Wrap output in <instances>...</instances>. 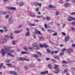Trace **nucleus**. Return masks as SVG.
Instances as JSON below:
<instances>
[{
	"label": "nucleus",
	"instance_id": "f257e3e1",
	"mask_svg": "<svg viewBox=\"0 0 75 75\" xmlns=\"http://www.w3.org/2000/svg\"><path fill=\"white\" fill-rule=\"evenodd\" d=\"M69 55H71V52H73L74 50H73L71 48H69L67 49Z\"/></svg>",
	"mask_w": 75,
	"mask_h": 75
},
{
	"label": "nucleus",
	"instance_id": "f03ea898",
	"mask_svg": "<svg viewBox=\"0 0 75 75\" xmlns=\"http://www.w3.org/2000/svg\"><path fill=\"white\" fill-rule=\"evenodd\" d=\"M7 13H9V15H10V14H11V13L9 11H7L5 12H0V14L1 15H2V14H4V15H6V14H7Z\"/></svg>",
	"mask_w": 75,
	"mask_h": 75
},
{
	"label": "nucleus",
	"instance_id": "7ed1b4c3",
	"mask_svg": "<svg viewBox=\"0 0 75 75\" xmlns=\"http://www.w3.org/2000/svg\"><path fill=\"white\" fill-rule=\"evenodd\" d=\"M1 53L2 55V56H4L6 55V53H5V51L4 50L2 49L1 51Z\"/></svg>",
	"mask_w": 75,
	"mask_h": 75
},
{
	"label": "nucleus",
	"instance_id": "20e7f679",
	"mask_svg": "<svg viewBox=\"0 0 75 75\" xmlns=\"http://www.w3.org/2000/svg\"><path fill=\"white\" fill-rule=\"evenodd\" d=\"M4 48L6 51L8 52L9 51V50H10V48H11V47H8L7 46H5L4 47Z\"/></svg>",
	"mask_w": 75,
	"mask_h": 75
},
{
	"label": "nucleus",
	"instance_id": "39448f33",
	"mask_svg": "<svg viewBox=\"0 0 75 75\" xmlns=\"http://www.w3.org/2000/svg\"><path fill=\"white\" fill-rule=\"evenodd\" d=\"M26 29L27 30L28 32L26 33V37H28L30 33V31H29V29H28V28H26Z\"/></svg>",
	"mask_w": 75,
	"mask_h": 75
},
{
	"label": "nucleus",
	"instance_id": "423d86ee",
	"mask_svg": "<svg viewBox=\"0 0 75 75\" xmlns=\"http://www.w3.org/2000/svg\"><path fill=\"white\" fill-rule=\"evenodd\" d=\"M69 38H70V37H69V36L67 35V37H66L65 38V42H67V41H68V40H69Z\"/></svg>",
	"mask_w": 75,
	"mask_h": 75
},
{
	"label": "nucleus",
	"instance_id": "0eeeda50",
	"mask_svg": "<svg viewBox=\"0 0 75 75\" xmlns=\"http://www.w3.org/2000/svg\"><path fill=\"white\" fill-rule=\"evenodd\" d=\"M13 20L11 19V17H10L8 19V23L9 24H11V23H13Z\"/></svg>",
	"mask_w": 75,
	"mask_h": 75
},
{
	"label": "nucleus",
	"instance_id": "6e6552de",
	"mask_svg": "<svg viewBox=\"0 0 75 75\" xmlns=\"http://www.w3.org/2000/svg\"><path fill=\"white\" fill-rule=\"evenodd\" d=\"M16 59L18 61H23V58L17 57Z\"/></svg>",
	"mask_w": 75,
	"mask_h": 75
},
{
	"label": "nucleus",
	"instance_id": "1a4fd4ad",
	"mask_svg": "<svg viewBox=\"0 0 75 75\" xmlns=\"http://www.w3.org/2000/svg\"><path fill=\"white\" fill-rule=\"evenodd\" d=\"M72 20H74V18H72L69 17L67 18V20L69 21H71Z\"/></svg>",
	"mask_w": 75,
	"mask_h": 75
},
{
	"label": "nucleus",
	"instance_id": "9d476101",
	"mask_svg": "<svg viewBox=\"0 0 75 75\" xmlns=\"http://www.w3.org/2000/svg\"><path fill=\"white\" fill-rule=\"evenodd\" d=\"M59 71H60L59 69H56V70L54 71V72L55 74H58V73H59Z\"/></svg>",
	"mask_w": 75,
	"mask_h": 75
},
{
	"label": "nucleus",
	"instance_id": "9b49d317",
	"mask_svg": "<svg viewBox=\"0 0 75 75\" xmlns=\"http://www.w3.org/2000/svg\"><path fill=\"white\" fill-rule=\"evenodd\" d=\"M33 47H36L37 48V49H36V50H38V44L37 43H35L34 45H33Z\"/></svg>",
	"mask_w": 75,
	"mask_h": 75
},
{
	"label": "nucleus",
	"instance_id": "f8f14e48",
	"mask_svg": "<svg viewBox=\"0 0 75 75\" xmlns=\"http://www.w3.org/2000/svg\"><path fill=\"white\" fill-rule=\"evenodd\" d=\"M48 71H45L43 72H41V74H48Z\"/></svg>",
	"mask_w": 75,
	"mask_h": 75
},
{
	"label": "nucleus",
	"instance_id": "ddd939ff",
	"mask_svg": "<svg viewBox=\"0 0 75 75\" xmlns=\"http://www.w3.org/2000/svg\"><path fill=\"white\" fill-rule=\"evenodd\" d=\"M45 28H50V26L49 25H47L46 24H45Z\"/></svg>",
	"mask_w": 75,
	"mask_h": 75
},
{
	"label": "nucleus",
	"instance_id": "4468645a",
	"mask_svg": "<svg viewBox=\"0 0 75 75\" xmlns=\"http://www.w3.org/2000/svg\"><path fill=\"white\" fill-rule=\"evenodd\" d=\"M46 21H50V17H49V16H47L46 17Z\"/></svg>",
	"mask_w": 75,
	"mask_h": 75
},
{
	"label": "nucleus",
	"instance_id": "2eb2a0df",
	"mask_svg": "<svg viewBox=\"0 0 75 75\" xmlns=\"http://www.w3.org/2000/svg\"><path fill=\"white\" fill-rule=\"evenodd\" d=\"M28 25L29 26H35L36 25L35 24L32 23H29L28 24Z\"/></svg>",
	"mask_w": 75,
	"mask_h": 75
},
{
	"label": "nucleus",
	"instance_id": "dca6fc26",
	"mask_svg": "<svg viewBox=\"0 0 75 75\" xmlns=\"http://www.w3.org/2000/svg\"><path fill=\"white\" fill-rule=\"evenodd\" d=\"M19 6H23V5H24V3L22 2H20L19 4Z\"/></svg>",
	"mask_w": 75,
	"mask_h": 75
},
{
	"label": "nucleus",
	"instance_id": "f3484780",
	"mask_svg": "<svg viewBox=\"0 0 75 75\" xmlns=\"http://www.w3.org/2000/svg\"><path fill=\"white\" fill-rule=\"evenodd\" d=\"M33 37L34 38V39H36V36H35V33L34 32H33Z\"/></svg>",
	"mask_w": 75,
	"mask_h": 75
},
{
	"label": "nucleus",
	"instance_id": "a211bd4d",
	"mask_svg": "<svg viewBox=\"0 0 75 75\" xmlns=\"http://www.w3.org/2000/svg\"><path fill=\"white\" fill-rule=\"evenodd\" d=\"M54 69H59V68H58V66L57 65H55L54 67Z\"/></svg>",
	"mask_w": 75,
	"mask_h": 75
},
{
	"label": "nucleus",
	"instance_id": "6ab92c4d",
	"mask_svg": "<svg viewBox=\"0 0 75 75\" xmlns=\"http://www.w3.org/2000/svg\"><path fill=\"white\" fill-rule=\"evenodd\" d=\"M23 61H30V59H25L24 58H23Z\"/></svg>",
	"mask_w": 75,
	"mask_h": 75
},
{
	"label": "nucleus",
	"instance_id": "aec40b11",
	"mask_svg": "<svg viewBox=\"0 0 75 75\" xmlns=\"http://www.w3.org/2000/svg\"><path fill=\"white\" fill-rule=\"evenodd\" d=\"M21 31V30H20V31H17V30H15L14 31V33H20V32Z\"/></svg>",
	"mask_w": 75,
	"mask_h": 75
},
{
	"label": "nucleus",
	"instance_id": "412c9836",
	"mask_svg": "<svg viewBox=\"0 0 75 75\" xmlns=\"http://www.w3.org/2000/svg\"><path fill=\"white\" fill-rule=\"evenodd\" d=\"M39 41H43L44 38L42 37H40L39 38Z\"/></svg>",
	"mask_w": 75,
	"mask_h": 75
},
{
	"label": "nucleus",
	"instance_id": "4be33fe9",
	"mask_svg": "<svg viewBox=\"0 0 75 75\" xmlns=\"http://www.w3.org/2000/svg\"><path fill=\"white\" fill-rule=\"evenodd\" d=\"M43 47H44L45 48H47V47H48L47 45L45 44H43Z\"/></svg>",
	"mask_w": 75,
	"mask_h": 75
},
{
	"label": "nucleus",
	"instance_id": "5701e85b",
	"mask_svg": "<svg viewBox=\"0 0 75 75\" xmlns=\"http://www.w3.org/2000/svg\"><path fill=\"white\" fill-rule=\"evenodd\" d=\"M48 68H49V69H51L52 66L51 64H49L48 65Z\"/></svg>",
	"mask_w": 75,
	"mask_h": 75
},
{
	"label": "nucleus",
	"instance_id": "b1692460",
	"mask_svg": "<svg viewBox=\"0 0 75 75\" xmlns=\"http://www.w3.org/2000/svg\"><path fill=\"white\" fill-rule=\"evenodd\" d=\"M47 31H48V32H53V33H54V32L55 31L54 30H51L48 29V30H47Z\"/></svg>",
	"mask_w": 75,
	"mask_h": 75
},
{
	"label": "nucleus",
	"instance_id": "393cba45",
	"mask_svg": "<svg viewBox=\"0 0 75 75\" xmlns=\"http://www.w3.org/2000/svg\"><path fill=\"white\" fill-rule=\"evenodd\" d=\"M9 72L11 74H14V75H15V74H16V72H15L12 71H9Z\"/></svg>",
	"mask_w": 75,
	"mask_h": 75
},
{
	"label": "nucleus",
	"instance_id": "a878e982",
	"mask_svg": "<svg viewBox=\"0 0 75 75\" xmlns=\"http://www.w3.org/2000/svg\"><path fill=\"white\" fill-rule=\"evenodd\" d=\"M11 36H10V38H11V39H13L14 38V37H13L12 36H13V34L12 33H10Z\"/></svg>",
	"mask_w": 75,
	"mask_h": 75
},
{
	"label": "nucleus",
	"instance_id": "bb28decb",
	"mask_svg": "<svg viewBox=\"0 0 75 75\" xmlns=\"http://www.w3.org/2000/svg\"><path fill=\"white\" fill-rule=\"evenodd\" d=\"M48 6L49 8H51L54 7V6H52L51 5H49Z\"/></svg>",
	"mask_w": 75,
	"mask_h": 75
},
{
	"label": "nucleus",
	"instance_id": "cd10ccee",
	"mask_svg": "<svg viewBox=\"0 0 75 75\" xmlns=\"http://www.w3.org/2000/svg\"><path fill=\"white\" fill-rule=\"evenodd\" d=\"M30 16L31 17H35V15L33 13H31L30 14Z\"/></svg>",
	"mask_w": 75,
	"mask_h": 75
},
{
	"label": "nucleus",
	"instance_id": "c85d7f7f",
	"mask_svg": "<svg viewBox=\"0 0 75 75\" xmlns=\"http://www.w3.org/2000/svg\"><path fill=\"white\" fill-rule=\"evenodd\" d=\"M37 17H38V18H41L43 17V16L42 15H40V16H37Z\"/></svg>",
	"mask_w": 75,
	"mask_h": 75
},
{
	"label": "nucleus",
	"instance_id": "c756f323",
	"mask_svg": "<svg viewBox=\"0 0 75 75\" xmlns=\"http://www.w3.org/2000/svg\"><path fill=\"white\" fill-rule=\"evenodd\" d=\"M37 53L39 55V56H41V53L40 52H37Z\"/></svg>",
	"mask_w": 75,
	"mask_h": 75
},
{
	"label": "nucleus",
	"instance_id": "7c9ffc66",
	"mask_svg": "<svg viewBox=\"0 0 75 75\" xmlns=\"http://www.w3.org/2000/svg\"><path fill=\"white\" fill-rule=\"evenodd\" d=\"M7 54H8V55H9V56H11V57H14L13 55L9 53H7Z\"/></svg>",
	"mask_w": 75,
	"mask_h": 75
},
{
	"label": "nucleus",
	"instance_id": "2f4dec72",
	"mask_svg": "<svg viewBox=\"0 0 75 75\" xmlns=\"http://www.w3.org/2000/svg\"><path fill=\"white\" fill-rule=\"evenodd\" d=\"M55 13L56 16H58V15H59V12L58 11H56Z\"/></svg>",
	"mask_w": 75,
	"mask_h": 75
},
{
	"label": "nucleus",
	"instance_id": "473e14b6",
	"mask_svg": "<svg viewBox=\"0 0 75 75\" xmlns=\"http://www.w3.org/2000/svg\"><path fill=\"white\" fill-rule=\"evenodd\" d=\"M53 36H57L58 35V34H57V33H55L53 34Z\"/></svg>",
	"mask_w": 75,
	"mask_h": 75
},
{
	"label": "nucleus",
	"instance_id": "72a5a7b5",
	"mask_svg": "<svg viewBox=\"0 0 75 75\" xmlns=\"http://www.w3.org/2000/svg\"><path fill=\"white\" fill-rule=\"evenodd\" d=\"M11 10H16V8L14 7H11Z\"/></svg>",
	"mask_w": 75,
	"mask_h": 75
},
{
	"label": "nucleus",
	"instance_id": "f704fd0d",
	"mask_svg": "<svg viewBox=\"0 0 75 75\" xmlns=\"http://www.w3.org/2000/svg\"><path fill=\"white\" fill-rule=\"evenodd\" d=\"M54 58L55 59H56L57 60H59V58L58 57H54Z\"/></svg>",
	"mask_w": 75,
	"mask_h": 75
},
{
	"label": "nucleus",
	"instance_id": "c9c22d12",
	"mask_svg": "<svg viewBox=\"0 0 75 75\" xmlns=\"http://www.w3.org/2000/svg\"><path fill=\"white\" fill-rule=\"evenodd\" d=\"M21 53L22 54H27V52H22Z\"/></svg>",
	"mask_w": 75,
	"mask_h": 75
},
{
	"label": "nucleus",
	"instance_id": "e433bc0d",
	"mask_svg": "<svg viewBox=\"0 0 75 75\" xmlns=\"http://www.w3.org/2000/svg\"><path fill=\"white\" fill-rule=\"evenodd\" d=\"M68 6H69V4L68 3H67L64 6L66 7H68Z\"/></svg>",
	"mask_w": 75,
	"mask_h": 75
},
{
	"label": "nucleus",
	"instance_id": "4c0bfd02",
	"mask_svg": "<svg viewBox=\"0 0 75 75\" xmlns=\"http://www.w3.org/2000/svg\"><path fill=\"white\" fill-rule=\"evenodd\" d=\"M46 51L48 53H50L51 51L50 49H46Z\"/></svg>",
	"mask_w": 75,
	"mask_h": 75
},
{
	"label": "nucleus",
	"instance_id": "58836bf2",
	"mask_svg": "<svg viewBox=\"0 0 75 75\" xmlns=\"http://www.w3.org/2000/svg\"><path fill=\"white\" fill-rule=\"evenodd\" d=\"M63 62L65 64H69V62H67L65 61H63Z\"/></svg>",
	"mask_w": 75,
	"mask_h": 75
},
{
	"label": "nucleus",
	"instance_id": "ea45409f",
	"mask_svg": "<svg viewBox=\"0 0 75 75\" xmlns=\"http://www.w3.org/2000/svg\"><path fill=\"white\" fill-rule=\"evenodd\" d=\"M7 65L9 67H11L12 66L11 64H7Z\"/></svg>",
	"mask_w": 75,
	"mask_h": 75
},
{
	"label": "nucleus",
	"instance_id": "a19ab883",
	"mask_svg": "<svg viewBox=\"0 0 75 75\" xmlns=\"http://www.w3.org/2000/svg\"><path fill=\"white\" fill-rule=\"evenodd\" d=\"M35 31L36 34H37V33H38L39 31L37 29H35Z\"/></svg>",
	"mask_w": 75,
	"mask_h": 75
},
{
	"label": "nucleus",
	"instance_id": "79ce46f5",
	"mask_svg": "<svg viewBox=\"0 0 75 75\" xmlns=\"http://www.w3.org/2000/svg\"><path fill=\"white\" fill-rule=\"evenodd\" d=\"M3 64L1 63L0 65V69L2 68V67H3Z\"/></svg>",
	"mask_w": 75,
	"mask_h": 75
},
{
	"label": "nucleus",
	"instance_id": "37998d69",
	"mask_svg": "<svg viewBox=\"0 0 75 75\" xmlns=\"http://www.w3.org/2000/svg\"><path fill=\"white\" fill-rule=\"evenodd\" d=\"M24 68L25 70H27V69H28V67L27 66H25L24 67Z\"/></svg>",
	"mask_w": 75,
	"mask_h": 75
},
{
	"label": "nucleus",
	"instance_id": "c03bdc74",
	"mask_svg": "<svg viewBox=\"0 0 75 75\" xmlns=\"http://www.w3.org/2000/svg\"><path fill=\"white\" fill-rule=\"evenodd\" d=\"M51 60L52 61H53V62H58L57 61H56V60H54V59H51Z\"/></svg>",
	"mask_w": 75,
	"mask_h": 75
},
{
	"label": "nucleus",
	"instance_id": "a18cd8bd",
	"mask_svg": "<svg viewBox=\"0 0 75 75\" xmlns=\"http://www.w3.org/2000/svg\"><path fill=\"white\" fill-rule=\"evenodd\" d=\"M65 50H66V49H65V48H64L62 49L61 51L62 52H64V51H65Z\"/></svg>",
	"mask_w": 75,
	"mask_h": 75
},
{
	"label": "nucleus",
	"instance_id": "49530a36",
	"mask_svg": "<svg viewBox=\"0 0 75 75\" xmlns=\"http://www.w3.org/2000/svg\"><path fill=\"white\" fill-rule=\"evenodd\" d=\"M62 35H64V36H65L66 35V34H65V33L64 32H62Z\"/></svg>",
	"mask_w": 75,
	"mask_h": 75
},
{
	"label": "nucleus",
	"instance_id": "de8ad7c7",
	"mask_svg": "<svg viewBox=\"0 0 75 75\" xmlns=\"http://www.w3.org/2000/svg\"><path fill=\"white\" fill-rule=\"evenodd\" d=\"M0 43H1V44H3V43H4L3 40H1L0 41Z\"/></svg>",
	"mask_w": 75,
	"mask_h": 75
},
{
	"label": "nucleus",
	"instance_id": "09e8293b",
	"mask_svg": "<svg viewBox=\"0 0 75 75\" xmlns=\"http://www.w3.org/2000/svg\"><path fill=\"white\" fill-rule=\"evenodd\" d=\"M6 62L9 63V62H10V60H9L7 59L6 60Z\"/></svg>",
	"mask_w": 75,
	"mask_h": 75
},
{
	"label": "nucleus",
	"instance_id": "8fccbe9b",
	"mask_svg": "<svg viewBox=\"0 0 75 75\" xmlns=\"http://www.w3.org/2000/svg\"><path fill=\"white\" fill-rule=\"evenodd\" d=\"M64 54V53H60L59 55L60 56H62V55H63Z\"/></svg>",
	"mask_w": 75,
	"mask_h": 75
},
{
	"label": "nucleus",
	"instance_id": "3c124183",
	"mask_svg": "<svg viewBox=\"0 0 75 75\" xmlns=\"http://www.w3.org/2000/svg\"><path fill=\"white\" fill-rule=\"evenodd\" d=\"M39 10V8H37L36 9V11H37V12Z\"/></svg>",
	"mask_w": 75,
	"mask_h": 75
},
{
	"label": "nucleus",
	"instance_id": "603ef678",
	"mask_svg": "<svg viewBox=\"0 0 75 75\" xmlns=\"http://www.w3.org/2000/svg\"><path fill=\"white\" fill-rule=\"evenodd\" d=\"M23 49H24V50H26V51H27V50H28L27 47H23Z\"/></svg>",
	"mask_w": 75,
	"mask_h": 75
},
{
	"label": "nucleus",
	"instance_id": "864d4df0",
	"mask_svg": "<svg viewBox=\"0 0 75 75\" xmlns=\"http://www.w3.org/2000/svg\"><path fill=\"white\" fill-rule=\"evenodd\" d=\"M40 48H42V47H43V45H42L41 44H40Z\"/></svg>",
	"mask_w": 75,
	"mask_h": 75
},
{
	"label": "nucleus",
	"instance_id": "5fc2aeb1",
	"mask_svg": "<svg viewBox=\"0 0 75 75\" xmlns=\"http://www.w3.org/2000/svg\"><path fill=\"white\" fill-rule=\"evenodd\" d=\"M12 44L13 45H15L16 44V42H15V41H13L12 42Z\"/></svg>",
	"mask_w": 75,
	"mask_h": 75
},
{
	"label": "nucleus",
	"instance_id": "6e6d98bb",
	"mask_svg": "<svg viewBox=\"0 0 75 75\" xmlns=\"http://www.w3.org/2000/svg\"><path fill=\"white\" fill-rule=\"evenodd\" d=\"M7 9H8V10H9V9L11 10V7H7Z\"/></svg>",
	"mask_w": 75,
	"mask_h": 75
},
{
	"label": "nucleus",
	"instance_id": "4d7b16f0",
	"mask_svg": "<svg viewBox=\"0 0 75 75\" xmlns=\"http://www.w3.org/2000/svg\"><path fill=\"white\" fill-rule=\"evenodd\" d=\"M7 42V40H3V42L4 43H5Z\"/></svg>",
	"mask_w": 75,
	"mask_h": 75
},
{
	"label": "nucleus",
	"instance_id": "13d9d810",
	"mask_svg": "<svg viewBox=\"0 0 75 75\" xmlns=\"http://www.w3.org/2000/svg\"><path fill=\"white\" fill-rule=\"evenodd\" d=\"M72 3H75V0H72L71 1Z\"/></svg>",
	"mask_w": 75,
	"mask_h": 75
},
{
	"label": "nucleus",
	"instance_id": "bf43d9fd",
	"mask_svg": "<svg viewBox=\"0 0 75 75\" xmlns=\"http://www.w3.org/2000/svg\"><path fill=\"white\" fill-rule=\"evenodd\" d=\"M71 47H75V44H73L72 45H71Z\"/></svg>",
	"mask_w": 75,
	"mask_h": 75
},
{
	"label": "nucleus",
	"instance_id": "052dcab7",
	"mask_svg": "<svg viewBox=\"0 0 75 75\" xmlns=\"http://www.w3.org/2000/svg\"><path fill=\"white\" fill-rule=\"evenodd\" d=\"M0 32H1V33H3V32H4V30H0Z\"/></svg>",
	"mask_w": 75,
	"mask_h": 75
},
{
	"label": "nucleus",
	"instance_id": "680f3d73",
	"mask_svg": "<svg viewBox=\"0 0 75 75\" xmlns=\"http://www.w3.org/2000/svg\"><path fill=\"white\" fill-rule=\"evenodd\" d=\"M68 71V69H67L66 70H65L63 72V73H65V72H67V71Z\"/></svg>",
	"mask_w": 75,
	"mask_h": 75
},
{
	"label": "nucleus",
	"instance_id": "e2e57ef3",
	"mask_svg": "<svg viewBox=\"0 0 75 75\" xmlns=\"http://www.w3.org/2000/svg\"><path fill=\"white\" fill-rule=\"evenodd\" d=\"M72 25H75V22H72Z\"/></svg>",
	"mask_w": 75,
	"mask_h": 75
},
{
	"label": "nucleus",
	"instance_id": "0e129e2a",
	"mask_svg": "<svg viewBox=\"0 0 75 75\" xmlns=\"http://www.w3.org/2000/svg\"><path fill=\"white\" fill-rule=\"evenodd\" d=\"M74 30H75V28H74L72 27L71 28V30H72V31H74Z\"/></svg>",
	"mask_w": 75,
	"mask_h": 75
},
{
	"label": "nucleus",
	"instance_id": "69168bd1",
	"mask_svg": "<svg viewBox=\"0 0 75 75\" xmlns=\"http://www.w3.org/2000/svg\"><path fill=\"white\" fill-rule=\"evenodd\" d=\"M14 51V50H12L10 51V53H12V52H13Z\"/></svg>",
	"mask_w": 75,
	"mask_h": 75
},
{
	"label": "nucleus",
	"instance_id": "338daca9",
	"mask_svg": "<svg viewBox=\"0 0 75 75\" xmlns=\"http://www.w3.org/2000/svg\"><path fill=\"white\" fill-rule=\"evenodd\" d=\"M33 57H37V55L35 54H33Z\"/></svg>",
	"mask_w": 75,
	"mask_h": 75
},
{
	"label": "nucleus",
	"instance_id": "774afa93",
	"mask_svg": "<svg viewBox=\"0 0 75 75\" xmlns=\"http://www.w3.org/2000/svg\"><path fill=\"white\" fill-rule=\"evenodd\" d=\"M21 25H20L19 26H18V28H21Z\"/></svg>",
	"mask_w": 75,
	"mask_h": 75
}]
</instances>
